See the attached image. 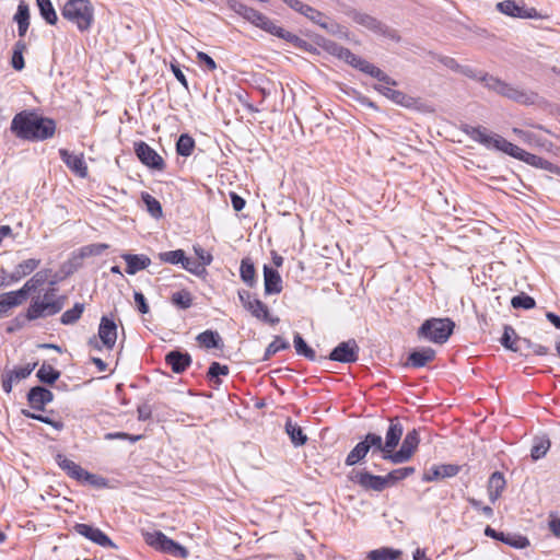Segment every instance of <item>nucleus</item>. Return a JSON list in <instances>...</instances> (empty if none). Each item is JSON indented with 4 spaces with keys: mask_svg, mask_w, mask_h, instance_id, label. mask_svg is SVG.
<instances>
[{
    "mask_svg": "<svg viewBox=\"0 0 560 560\" xmlns=\"http://www.w3.org/2000/svg\"><path fill=\"white\" fill-rule=\"evenodd\" d=\"M365 445H369V452L372 450V453L381 452L382 457L385 459V447L383 443V439L380 434L376 433H368L364 438Z\"/></svg>",
    "mask_w": 560,
    "mask_h": 560,
    "instance_id": "obj_51",
    "label": "nucleus"
},
{
    "mask_svg": "<svg viewBox=\"0 0 560 560\" xmlns=\"http://www.w3.org/2000/svg\"><path fill=\"white\" fill-rule=\"evenodd\" d=\"M185 256L186 255H185V252L183 249L163 252V253L159 254V258L163 262H167V264H171V265H178V264H180L182 266H183Z\"/></svg>",
    "mask_w": 560,
    "mask_h": 560,
    "instance_id": "obj_55",
    "label": "nucleus"
},
{
    "mask_svg": "<svg viewBox=\"0 0 560 560\" xmlns=\"http://www.w3.org/2000/svg\"><path fill=\"white\" fill-rule=\"evenodd\" d=\"M455 323L450 318H430L418 329V337L428 341L443 345L453 334Z\"/></svg>",
    "mask_w": 560,
    "mask_h": 560,
    "instance_id": "obj_4",
    "label": "nucleus"
},
{
    "mask_svg": "<svg viewBox=\"0 0 560 560\" xmlns=\"http://www.w3.org/2000/svg\"><path fill=\"white\" fill-rule=\"evenodd\" d=\"M56 462L58 466L65 470L71 478L75 480H81V475L83 474V468L75 464L73 460L67 458L62 454H58L56 456Z\"/></svg>",
    "mask_w": 560,
    "mask_h": 560,
    "instance_id": "obj_35",
    "label": "nucleus"
},
{
    "mask_svg": "<svg viewBox=\"0 0 560 560\" xmlns=\"http://www.w3.org/2000/svg\"><path fill=\"white\" fill-rule=\"evenodd\" d=\"M385 84L386 85H383V84L375 85L374 89L378 93H381L384 96H386L387 98H389L395 104H398V105H401L405 107H410L412 105V103H413L412 97L408 96L407 94H405L401 91L392 89L389 86L390 84H387V83H385Z\"/></svg>",
    "mask_w": 560,
    "mask_h": 560,
    "instance_id": "obj_26",
    "label": "nucleus"
},
{
    "mask_svg": "<svg viewBox=\"0 0 560 560\" xmlns=\"http://www.w3.org/2000/svg\"><path fill=\"white\" fill-rule=\"evenodd\" d=\"M404 433L402 424L397 420H390L389 427L385 434V459L388 460L387 455H394V451L399 444Z\"/></svg>",
    "mask_w": 560,
    "mask_h": 560,
    "instance_id": "obj_21",
    "label": "nucleus"
},
{
    "mask_svg": "<svg viewBox=\"0 0 560 560\" xmlns=\"http://www.w3.org/2000/svg\"><path fill=\"white\" fill-rule=\"evenodd\" d=\"M36 376L42 383L51 385L60 377V372L50 364L44 363L37 371Z\"/></svg>",
    "mask_w": 560,
    "mask_h": 560,
    "instance_id": "obj_44",
    "label": "nucleus"
},
{
    "mask_svg": "<svg viewBox=\"0 0 560 560\" xmlns=\"http://www.w3.org/2000/svg\"><path fill=\"white\" fill-rule=\"evenodd\" d=\"M348 479L366 491L382 492L385 490V480L382 476L373 475L366 470H352Z\"/></svg>",
    "mask_w": 560,
    "mask_h": 560,
    "instance_id": "obj_13",
    "label": "nucleus"
},
{
    "mask_svg": "<svg viewBox=\"0 0 560 560\" xmlns=\"http://www.w3.org/2000/svg\"><path fill=\"white\" fill-rule=\"evenodd\" d=\"M14 21L18 23L19 36L24 37L30 26V10L24 2L19 4Z\"/></svg>",
    "mask_w": 560,
    "mask_h": 560,
    "instance_id": "obj_36",
    "label": "nucleus"
},
{
    "mask_svg": "<svg viewBox=\"0 0 560 560\" xmlns=\"http://www.w3.org/2000/svg\"><path fill=\"white\" fill-rule=\"evenodd\" d=\"M511 305L514 308L530 310L535 307L536 302L532 296L522 293L512 298Z\"/></svg>",
    "mask_w": 560,
    "mask_h": 560,
    "instance_id": "obj_56",
    "label": "nucleus"
},
{
    "mask_svg": "<svg viewBox=\"0 0 560 560\" xmlns=\"http://www.w3.org/2000/svg\"><path fill=\"white\" fill-rule=\"evenodd\" d=\"M459 471L460 467L455 464L435 465L423 474L422 480L431 482L439 479L451 478L456 476Z\"/></svg>",
    "mask_w": 560,
    "mask_h": 560,
    "instance_id": "obj_22",
    "label": "nucleus"
},
{
    "mask_svg": "<svg viewBox=\"0 0 560 560\" xmlns=\"http://www.w3.org/2000/svg\"><path fill=\"white\" fill-rule=\"evenodd\" d=\"M40 264L39 259L30 258L20 262L13 272L9 276L11 282L20 281L22 278L31 275Z\"/></svg>",
    "mask_w": 560,
    "mask_h": 560,
    "instance_id": "obj_32",
    "label": "nucleus"
},
{
    "mask_svg": "<svg viewBox=\"0 0 560 560\" xmlns=\"http://www.w3.org/2000/svg\"><path fill=\"white\" fill-rule=\"evenodd\" d=\"M117 341V325L113 318L102 316L97 336H93L88 340V345L101 351L103 348L113 350Z\"/></svg>",
    "mask_w": 560,
    "mask_h": 560,
    "instance_id": "obj_5",
    "label": "nucleus"
},
{
    "mask_svg": "<svg viewBox=\"0 0 560 560\" xmlns=\"http://www.w3.org/2000/svg\"><path fill=\"white\" fill-rule=\"evenodd\" d=\"M506 481L502 472L494 471L487 485V490L489 494V499L492 503H494L502 494L505 488Z\"/></svg>",
    "mask_w": 560,
    "mask_h": 560,
    "instance_id": "obj_28",
    "label": "nucleus"
},
{
    "mask_svg": "<svg viewBox=\"0 0 560 560\" xmlns=\"http://www.w3.org/2000/svg\"><path fill=\"white\" fill-rule=\"evenodd\" d=\"M145 542L151 547L155 548L156 550H160L162 552L168 553L177 558H185L188 555V551L186 550L185 547L172 540L171 538H168L166 535L159 530L153 533H147Z\"/></svg>",
    "mask_w": 560,
    "mask_h": 560,
    "instance_id": "obj_11",
    "label": "nucleus"
},
{
    "mask_svg": "<svg viewBox=\"0 0 560 560\" xmlns=\"http://www.w3.org/2000/svg\"><path fill=\"white\" fill-rule=\"evenodd\" d=\"M109 247L108 244L105 243H97V244H90L82 246L78 255L74 256V259H84L92 256H100L102 255L107 248Z\"/></svg>",
    "mask_w": 560,
    "mask_h": 560,
    "instance_id": "obj_43",
    "label": "nucleus"
},
{
    "mask_svg": "<svg viewBox=\"0 0 560 560\" xmlns=\"http://www.w3.org/2000/svg\"><path fill=\"white\" fill-rule=\"evenodd\" d=\"M192 301V294L185 289L174 292L171 296V303L179 310L191 307Z\"/></svg>",
    "mask_w": 560,
    "mask_h": 560,
    "instance_id": "obj_41",
    "label": "nucleus"
},
{
    "mask_svg": "<svg viewBox=\"0 0 560 560\" xmlns=\"http://www.w3.org/2000/svg\"><path fill=\"white\" fill-rule=\"evenodd\" d=\"M521 341V338L516 335L515 329L510 326H504V332L501 337V343L504 348L513 351V352H523V348L518 342Z\"/></svg>",
    "mask_w": 560,
    "mask_h": 560,
    "instance_id": "obj_34",
    "label": "nucleus"
},
{
    "mask_svg": "<svg viewBox=\"0 0 560 560\" xmlns=\"http://www.w3.org/2000/svg\"><path fill=\"white\" fill-rule=\"evenodd\" d=\"M550 447V441L547 439H540L537 441L532 450H530V456L534 460H537L546 455Z\"/></svg>",
    "mask_w": 560,
    "mask_h": 560,
    "instance_id": "obj_58",
    "label": "nucleus"
},
{
    "mask_svg": "<svg viewBox=\"0 0 560 560\" xmlns=\"http://www.w3.org/2000/svg\"><path fill=\"white\" fill-rule=\"evenodd\" d=\"M505 147L511 151L509 154L510 156L515 158L522 162H525L528 165L535 166L537 168L550 171V172H552L555 168V165L551 162H549L538 155L529 153V152L518 148L515 144L514 145H505Z\"/></svg>",
    "mask_w": 560,
    "mask_h": 560,
    "instance_id": "obj_17",
    "label": "nucleus"
},
{
    "mask_svg": "<svg viewBox=\"0 0 560 560\" xmlns=\"http://www.w3.org/2000/svg\"><path fill=\"white\" fill-rule=\"evenodd\" d=\"M59 154L63 163L79 177L88 176V166L83 154H73L66 149H60Z\"/></svg>",
    "mask_w": 560,
    "mask_h": 560,
    "instance_id": "obj_20",
    "label": "nucleus"
},
{
    "mask_svg": "<svg viewBox=\"0 0 560 560\" xmlns=\"http://www.w3.org/2000/svg\"><path fill=\"white\" fill-rule=\"evenodd\" d=\"M359 346L354 339L339 343L329 354L328 359L341 363H353L359 359Z\"/></svg>",
    "mask_w": 560,
    "mask_h": 560,
    "instance_id": "obj_15",
    "label": "nucleus"
},
{
    "mask_svg": "<svg viewBox=\"0 0 560 560\" xmlns=\"http://www.w3.org/2000/svg\"><path fill=\"white\" fill-rule=\"evenodd\" d=\"M434 358L435 351L432 348H422L409 354L407 365L416 369L422 368L425 366L429 362L433 361Z\"/></svg>",
    "mask_w": 560,
    "mask_h": 560,
    "instance_id": "obj_29",
    "label": "nucleus"
},
{
    "mask_svg": "<svg viewBox=\"0 0 560 560\" xmlns=\"http://www.w3.org/2000/svg\"><path fill=\"white\" fill-rule=\"evenodd\" d=\"M289 348L290 343L285 339H283L280 336H276L273 341L267 347L264 359L268 360L277 352L281 350H287Z\"/></svg>",
    "mask_w": 560,
    "mask_h": 560,
    "instance_id": "obj_54",
    "label": "nucleus"
},
{
    "mask_svg": "<svg viewBox=\"0 0 560 560\" xmlns=\"http://www.w3.org/2000/svg\"><path fill=\"white\" fill-rule=\"evenodd\" d=\"M497 9L502 14L518 18V19H535L538 18V12L535 8H527L513 0H504L497 3Z\"/></svg>",
    "mask_w": 560,
    "mask_h": 560,
    "instance_id": "obj_16",
    "label": "nucleus"
},
{
    "mask_svg": "<svg viewBox=\"0 0 560 560\" xmlns=\"http://www.w3.org/2000/svg\"><path fill=\"white\" fill-rule=\"evenodd\" d=\"M237 295L243 307L256 319L270 325L280 322L279 317L271 316L269 307L249 291L238 290Z\"/></svg>",
    "mask_w": 560,
    "mask_h": 560,
    "instance_id": "obj_6",
    "label": "nucleus"
},
{
    "mask_svg": "<svg viewBox=\"0 0 560 560\" xmlns=\"http://www.w3.org/2000/svg\"><path fill=\"white\" fill-rule=\"evenodd\" d=\"M303 15L324 30L332 32L336 26V23H334L328 16L311 5H307Z\"/></svg>",
    "mask_w": 560,
    "mask_h": 560,
    "instance_id": "obj_33",
    "label": "nucleus"
},
{
    "mask_svg": "<svg viewBox=\"0 0 560 560\" xmlns=\"http://www.w3.org/2000/svg\"><path fill=\"white\" fill-rule=\"evenodd\" d=\"M339 59L346 61L353 68L359 69L360 71L377 79L380 82L394 85L397 84V82L389 75H387L383 70H381L373 63L366 61L365 59H362L361 57L354 55L353 52L350 51V49L346 47L343 51L340 54Z\"/></svg>",
    "mask_w": 560,
    "mask_h": 560,
    "instance_id": "obj_8",
    "label": "nucleus"
},
{
    "mask_svg": "<svg viewBox=\"0 0 560 560\" xmlns=\"http://www.w3.org/2000/svg\"><path fill=\"white\" fill-rule=\"evenodd\" d=\"M61 15L80 32H85L92 26L94 8L90 0H68L61 9Z\"/></svg>",
    "mask_w": 560,
    "mask_h": 560,
    "instance_id": "obj_3",
    "label": "nucleus"
},
{
    "mask_svg": "<svg viewBox=\"0 0 560 560\" xmlns=\"http://www.w3.org/2000/svg\"><path fill=\"white\" fill-rule=\"evenodd\" d=\"M464 132L474 141L485 145L487 149L493 148L506 154H510L511 151L505 145H514L512 142L508 141L503 137L488 132V130L481 126H466L464 128Z\"/></svg>",
    "mask_w": 560,
    "mask_h": 560,
    "instance_id": "obj_7",
    "label": "nucleus"
},
{
    "mask_svg": "<svg viewBox=\"0 0 560 560\" xmlns=\"http://www.w3.org/2000/svg\"><path fill=\"white\" fill-rule=\"evenodd\" d=\"M264 288L267 295L279 294L283 289L280 273L267 265L264 266Z\"/></svg>",
    "mask_w": 560,
    "mask_h": 560,
    "instance_id": "obj_24",
    "label": "nucleus"
},
{
    "mask_svg": "<svg viewBox=\"0 0 560 560\" xmlns=\"http://www.w3.org/2000/svg\"><path fill=\"white\" fill-rule=\"evenodd\" d=\"M241 279L249 287L253 288L256 284V270L254 264L249 258H244L241 261L240 267Z\"/></svg>",
    "mask_w": 560,
    "mask_h": 560,
    "instance_id": "obj_37",
    "label": "nucleus"
},
{
    "mask_svg": "<svg viewBox=\"0 0 560 560\" xmlns=\"http://www.w3.org/2000/svg\"><path fill=\"white\" fill-rule=\"evenodd\" d=\"M52 399L54 394L43 386L32 387L27 394L30 406L36 410H44L45 405L52 401Z\"/></svg>",
    "mask_w": 560,
    "mask_h": 560,
    "instance_id": "obj_23",
    "label": "nucleus"
},
{
    "mask_svg": "<svg viewBox=\"0 0 560 560\" xmlns=\"http://www.w3.org/2000/svg\"><path fill=\"white\" fill-rule=\"evenodd\" d=\"M347 14L354 23L365 27L369 31H372L376 34L383 35L396 42L400 39L399 35L395 30L388 27L387 25L378 21L376 18L368 13L360 12L357 10H350Z\"/></svg>",
    "mask_w": 560,
    "mask_h": 560,
    "instance_id": "obj_9",
    "label": "nucleus"
},
{
    "mask_svg": "<svg viewBox=\"0 0 560 560\" xmlns=\"http://www.w3.org/2000/svg\"><path fill=\"white\" fill-rule=\"evenodd\" d=\"M194 252H195L196 256L198 257V261L200 264H202V266L205 268H206V266H209L212 262V260H213L212 255L210 253L206 252L201 246L195 245Z\"/></svg>",
    "mask_w": 560,
    "mask_h": 560,
    "instance_id": "obj_61",
    "label": "nucleus"
},
{
    "mask_svg": "<svg viewBox=\"0 0 560 560\" xmlns=\"http://www.w3.org/2000/svg\"><path fill=\"white\" fill-rule=\"evenodd\" d=\"M401 555L400 550H396L388 547L378 548L372 550L368 555V559L370 560H395L399 558Z\"/></svg>",
    "mask_w": 560,
    "mask_h": 560,
    "instance_id": "obj_45",
    "label": "nucleus"
},
{
    "mask_svg": "<svg viewBox=\"0 0 560 560\" xmlns=\"http://www.w3.org/2000/svg\"><path fill=\"white\" fill-rule=\"evenodd\" d=\"M42 18L50 25H55L58 21L57 13L50 0H36Z\"/></svg>",
    "mask_w": 560,
    "mask_h": 560,
    "instance_id": "obj_42",
    "label": "nucleus"
},
{
    "mask_svg": "<svg viewBox=\"0 0 560 560\" xmlns=\"http://www.w3.org/2000/svg\"><path fill=\"white\" fill-rule=\"evenodd\" d=\"M197 60L199 63L205 65V67L210 71H214L217 69L215 61L203 51L197 52Z\"/></svg>",
    "mask_w": 560,
    "mask_h": 560,
    "instance_id": "obj_63",
    "label": "nucleus"
},
{
    "mask_svg": "<svg viewBox=\"0 0 560 560\" xmlns=\"http://www.w3.org/2000/svg\"><path fill=\"white\" fill-rule=\"evenodd\" d=\"M459 73L468 78L483 82L485 86L488 88L489 90L522 105H534L537 103L539 97L538 94L533 91L524 90L518 86H513L500 80L499 78H495L488 73L478 77L475 70L471 69L470 67L462 66V70H459Z\"/></svg>",
    "mask_w": 560,
    "mask_h": 560,
    "instance_id": "obj_2",
    "label": "nucleus"
},
{
    "mask_svg": "<svg viewBox=\"0 0 560 560\" xmlns=\"http://www.w3.org/2000/svg\"><path fill=\"white\" fill-rule=\"evenodd\" d=\"M25 50H26V44L24 43V40L20 39L14 44L13 54H12V58H11V65L18 71H21L25 66L24 57H23V52Z\"/></svg>",
    "mask_w": 560,
    "mask_h": 560,
    "instance_id": "obj_46",
    "label": "nucleus"
},
{
    "mask_svg": "<svg viewBox=\"0 0 560 560\" xmlns=\"http://www.w3.org/2000/svg\"><path fill=\"white\" fill-rule=\"evenodd\" d=\"M73 529L77 534L102 547H116L110 538L97 527L89 524L78 523L74 525Z\"/></svg>",
    "mask_w": 560,
    "mask_h": 560,
    "instance_id": "obj_19",
    "label": "nucleus"
},
{
    "mask_svg": "<svg viewBox=\"0 0 560 560\" xmlns=\"http://www.w3.org/2000/svg\"><path fill=\"white\" fill-rule=\"evenodd\" d=\"M121 257L127 264L128 275H136L151 265V259L147 255L122 254Z\"/></svg>",
    "mask_w": 560,
    "mask_h": 560,
    "instance_id": "obj_27",
    "label": "nucleus"
},
{
    "mask_svg": "<svg viewBox=\"0 0 560 560\" xmlns=\"http://www.w3.org/2000/svg\"><path fill=\"white\" fill-rule=\"evenodd\" d=\"M196 339L200 346L207 349L220 348L222 346V339L220 335L213 330H205L203 332L199 334Z\"/></svg>",
    "mask_w": 560,
    "mask_h": 560,
    "instance_id": "obj_39",
    "label": "nucleus"
},
{
    "mask_svg": "<svg viewBox=\"0 0 560 560\" xmlns=\"http://www.w3.org/2000/svg\"><path fill=\"white\" fill-rule=\"evenodd\" d=\"M138 159L147 166L162 171L165 166L164 160L158 152L143 141L135 147Z\"/></svg>",
    "mask_w": 560,
    "mask_h": 560,
    "instance_id": "obj_18",
    "label": "nucleus"
},
{
    "mask_svg": "<svg viewBox=\"0 0 560 560\" xmlns=\"http://www.w3.org/2000/svg\"><path fill=\"white\" fill-rule=\"evenodd\" d=\"M419 434L417 430L409 431L400 446V450L395 452L394 455H387V458L393 464H402L408 462L419 445Z\"/></svg>",
    "mask_w": 560,
    "mask_h": 560,
    "instance_id": "obj_14",
    "label": "nucleus"
},
{
    "mask_svg": "<svg viewBox=\"0 0 560 560\" xmlns=\"http://www.w3.org/2000/svg\"><path fill=\"white\" fill-rule=\"evenodd\" d=\"M79 481L89 483V485H93V486L103 485V478H101L94 474H91V472L86 471L85 469L83 470V474L81 475V480H79Z\"/></svg>",
    "mask_w": 560,
    "mask_h": 560,
    "instance_id": "obj_64",
    "label": "nucleus"
},
{
    "mask_svg": "<svg viewBox=\"0 0 560 560\" xmlns=\"http://www.w3.org/2000/svg\"><path fill=\"white\" fill-rule=\"evenodd\" d=\"M195 148V140L187 133L180 135L176 142V152L182 156L191 155Z\"/></svg>",
    "mask_w": 560,
    "mask_h": 560,
    "instance_id": "obj_47",
    "label": "nucleus"
},
{
    "mask_svg": "<svg viewBox=\"0 0 560 560\" xmlns=\"http://www.w3.org/2000/svg\"><path fill=\"white\" fill-rule=\"evenodd\" d=\"M142 201L144 202L148 212L155 219H159L162 217V206L158 199H155L153 196H151L148 192H143Z\"/></svg>",
    "mask_w": 560,
    "mask_h": 560,
    "instance_id": "obj_50",
    "label": "nucleus"
},
{
    "mask_svg": "<svg viewBox=\"0 0 560 560\" xmlns=\"http://www.w3.org/2000/svg\"><path fill=\"white\" fill-rule=\"evenodd\" d=\"M63 307V299L59 298L58 302H44L40 296L33 299L30 304L26 317L28 320H34L39 317L51 316L59 313Z\"/></svg>",
    "mask_w": 560,
    "mask_h": 560,
    "instance_id": "obj_12",
    "label": "nucleus"
},
{
    "mask_svg": "<svg viewBox=\"0 0 560 560\" xmlns=\"http://www.w3.org/2000/svg\"><path fill=\"white\" fill-rule=\"evenodd\" d=\"M36 363L26 364L24 366L15 368L14 370L9 372V375L14 380V382H20L31 375L33 370L35 369Z\"/></svg>",
    "mask_w": 560,
    "mask_h": 560,
    "instance_id": "obj_59",
    "label": "nucleus"
},
{
    "mask_svg": "<svg viewBox=\"0 0 560 560\" xmlns=\"http://www.w3.org/2000/svg\"><path fill=\"white\" fill-rule=\"evenodd\" d=\"M502 542L516 549H524L529 546L527 537L514 533H506Z\"/></svg>",
    "mask_w": 560,
    "mask_h": 560,
    "instance_id": "obj_53",
    "label": "nucleus"
},
{
    "mask_svg": "<svg viewBox=\"0 0 560 560\" xmlns=\"http://www.w3.org/2000/svg\"><path fill=\"white\" fill-rule=\"evenodd\" d=\"M245 20L250 22L257 27L278 36L289 43H296L301 39L293 33L285 31L284 28L276 25L268 16L264 15L259 11L255 9H250L248 15H246Z\"/></svg>",
    "mask_w": 560,
    "mask_h": 560,
    "instance_id": "obj_10",
    "label": "nucleus"
},
{
    "mask_svg": "<svg viewBox=\"0 0 560 560\" xmlns=\"http://www.w3.org/2000/svg\"><path fill=\"white\" fill-rule=\"evenodd\" d=\"M182 267L197 277H202L203 275L207 273V270L202 266V264H200L198 260L190 259L186 256Z\"/></svg>",
    "mask_w": 560,
    "mask_h": 560,
    "instance_id": "obj_57",
    "label": "nucleus"
},
{
    "mask_svg": "<svg viewBox=\"0 0 560 560\" xmlns=\"http://www.w3.org/2000/svg\"><path fill=\"white\" fill-rule=\"evenodd\" d=\"M24 301H26V298L24 296V291L21 290L0 294V315L12 307L21 305Z\"/></svg>",
    "mask_w": 560,
    "mask_h": 560,
    "instance_id": "obj_31",
    "label": "nucleus"
},
{
    "mask_svg": "<svg viewBox=\"0 0 560 560\" xmlns=\"http://www.w3.org/2000/svg\"><path fill=\"white\" fill-rule=\"evenodd\" d=\"M50 276V269L39 270L31 279H28L20 290L24 291V296L27 299L28 294L31 292H35L39 287L47 282Z\"/></svg>",
    "mask_w": 560,
    "mask_h": 560,
    "instance_id": "obj_30",
    "label": "nucleus"
},
{
    "mask_svg": "<svg viewBox=\"0 0 560 560\" xmlns=\"http://www.w3.org/2000/svg\"><path fill=\"white\" fill-rule=\"evenodd\" d=\"M11 130L21 139L45 140L54 136L56 124L52 119L39 117L34 113L22 112L14 116Z\"/></svg>",
    "mask_w": 560,
    "mask_h": 560,
    "instance_id": "obj_1",
    "label": "nucleus"
},
{
    "mask_svg": "<svg viewBox=\"0 0 560 560\" xmlns=\"http://www.w3.org/2000/svg\"><path fill=\"white\" fill-rule=\"evenodd\" d=\"M165 362L171 366L174 373L179 374L191 364V357L187 352L173 350L165 355Z\"/></svg>",
    "mask_w": 560,
    "mask_h": 560,
    "instance_id": "obj_25",
    "label": "nucleus"
},
{
    "mask_svg": "<svg viewBox=\"0 0 560 560\" xmlns=\"http://www.w3.org/2000/svg\"><path fill=\"white\" fill-rule=\"evenodd\" d=\"M512 131L514 135H516L518 137L520 140H522L524 143H526L528 145H534V147L542 145L541 139L537 135L533 133L532 131L523 130V129H520L516 127L513 128Z\"/></svg>",
    "mask_w": 560,
    "mask_h": 560,
    "instance_id": "obj_52",
    "label": "nucleus"
},
{
    "mask_svg": "<svg viewBox=\"0 0 560 560\" xmlns=\"http://www.w3.org/2000/svg\"><path fill=\"white\" fill-rule=\"evenodd\" d=\"M369 453V445H365L364 441L359 442L347 455L345 464L347 466H354L360 463Z\"/></svg>",
    "mask_w": 560,
    "mask_h": 560,
    "instance_id": "obj_40",
    "label": "nucleus"
},
{
    "mask_svg": "<svg viewBox=\"0 0 560 560\" xmlns=\"http://www.w3.org/2000/svg\"><path fill=\"white\" fill-rule=\"evenodd\" d=\"M229 368L226 365H221L219 362H212L208 370V376L210 378L218 377L219 375H228Z\"/></svg>",
    "mask_w": 560,
    "mask_h": 560,
    "instance_id": "obj_62",
    "label": "nucleus"
},
{
    "mask_svg": "<svg viewBox=\"0 0 560 560\" xmlns=\"http://www.w3.org/2000/svg\"><path fill=\"white\" fill-rule=\"evenodd\" d=\"M293 342L295 351L299 355H303L311 361H314L316 359L315 351L307 346V343L300 334L294 335Z\"/></svg>",
    "mask_w": 560,
    "mask_h": 560,
    "instance_id": "obj_48",
    "label": "nucleus"
},
{
    "mask_svg": "<svg viewBox=\"0 0 560 560\" xmlns=\"http://www.w3.org/2000/svg\"><path fill=\"white\" fill-rule=\"evenodd\" d=\"M84 311V304L83 303H75L74 306L70 310H67L60 318V322L63 325H72L79 320L82 313Z\"/></svg>",
    "mask_w": 560,
    "mask_h": 560,
    "instance_id": "obj_49",
    "label": "nucleus"
},
{
    "mask_svg": "<svg viewBox=\"0 0 560 560\" xmlns=\"http://www.w3.org/2000/svg\"><path fill=\"white\" fill-rule=\"evenodd\" d=\"M285 432L295 446L304 445L307 441V436L303 432L302 428L296 423H293L291 419H289L285 423Z\"/></svg>",
    "mask_w": 560,
    "mask_h": 560,
    "instance_id": "obj_38",
    "label": "nucleus"
},
{
    "mask_svg": "<svg viewBox=\"0 0 560 560\" xmlns=\"http://www.w3.org/2000/svg\"><path fill=\"white\" fill-rule=\"evenodd\" d=\"M23 415L27 418H31V419H35V420H38L40 422H44V423H47L49 425H51L54 429H56L57 431H60L63 429V422L61 421H58V420H52L48 417H45V416H42V415H36V413H33L28 410H23L22 411Z\"/></svg>",
    "mask_w": 560,
    "mask_h": 560,
    "instance_id": "obj_60",
    "label": "nucleus"
}]
</instances>
